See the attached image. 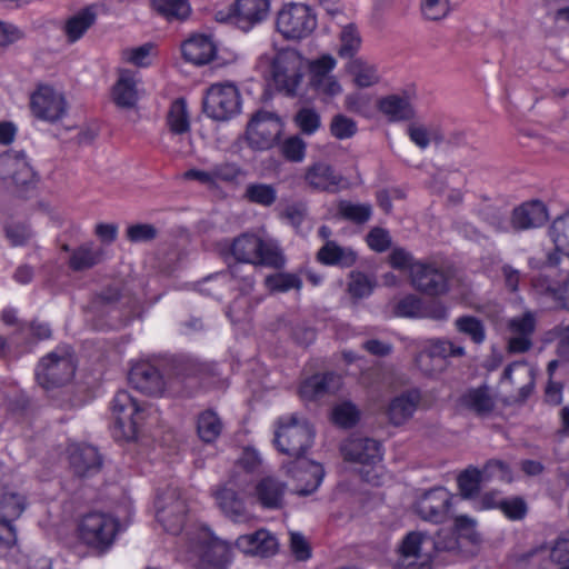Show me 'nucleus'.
I'll return each instance as SVG.
<instances>
[{"instance_id":"1","label":"nucleus","mask_w":569,"mask_h":569,"mask_svg":"<svg viewBox=\"0 0 569 569\" xmlns=\"http://www.w3.org/2000/svg\"><path fill=\"white\" fill-rule=\"evenodd\" d=\"M268 66V73L276 89L288 97H293L303 78L306 60L295 49H284L273 57L263 54L259 66Z\"/></svg>"},{"instance_id":"2","label":"nucleus","mask_w":569,"mask_h":569,"mask_svg":"<svg viewBox=\"0 0 569 569\" xmlns=\"http://www.w3.org/2000/svg\"><path fill=\"white\" fill-rule=\"evenodd\" d=\"M186 547L199 558L197 569H227L231 561L230 546L202 527L187 532Z\"/></svg>"},{"instance_id":"3","label":"nucleus","mask_w":569,"mask_h":569,"mask_svg":"<svg viewBox=\"0 0 569 569\" xmlns=\"http://www.w3.org/2000/svg\"><path fill=\"white\" fill-rule=\"evenodd\" d=\"M277 425L274 433L277 449L295 460L303 458L313 443L312 426L297 413L279 418Z\"/></svg>"},{"instance_id":"4","label":"nucleus","mask_w":569,"mask_h":569,"mask_svg":"<svg viewBox=\"0 0 569 569\" xmlns=\"http://www.w3.org/2000/svg\"><path fill=\"white\" fill-rule=\"evenodd\" d=\"M230 251L237 263L266 266L274 269L284 266V257L279 247L253 233H242L232 241Z\"/></svg>"},{"instance_id":"5","label":"nucleus","mask_w":569,"mask_h":569,"mask_svg":"<svg viewBox=\"0 0 569 569\" xmlns=\"http://www.w3.org/2000/svg\"><path fill=\"white\" fill-rule=\"evenodd\" d=\"M114 419L113 436L117 439L134 440L147 417V408L124 390L118 391L111 401Z\"/></svg>"},{"instance_id":"6","label":"nucleus","mask_w":569,"mask_h":569,"mask_svg":"<svg viewBox=\"0 0 569 569\" xmlns=\"http://www.w3.org/2000/svg\"><path fill=\"white\" fill-rule=\"evenodd\" d=\"M78 537L82 543L99 553L108 551L116 540L119 522L104 512H89L78 523Z\"/></svg>"},{"instance_id":"7","label":"nucleus","mask_w":569,"mask_h":569,"mask_svg":"<svg viewBox=\"0 0 569 569\" xmlns=\"http://www.w3.org/2000/svg\"><path fill=\"white\" fill-rule=\"evenodd\" d=\"M156 517L163 529L178 535L184 528L188 520V502L181 489L169 486L158 493L156 502Z\"/></svg>"},{"instance_id":"8","label":"nucleus","mask_w":569,"mask_h":569,"mask_svg":"<svg viewBox=\"0 0 569 569\" xmlns=\"http://www.w3.org/2000/svg\"><path fill=\"white\" fill-rule=\"evenodd\" d=\"M276 27L284 39L299 41L316 30L317 17L309 6L291 2L279 10Z\"/></svg>"},{"instance_id":"9","label":"nucleus","mask_w":569,"mask_h":569,"mask_svg":"<svg viewBox=\"0 0 569 569\" xmlns=\"http://www.w3.org/2000/svg\"><path fill=\"white\" fill-rule=\"evenodd\" d=\"M76 365L69 349H57L40 359L36 369L38 383L50 389L70 381L74 375Z\"/></svg>"},{"instance_id":"10","label":"nucleus","mask_w":569,"mask_h":569,"mask_svg":"<svg viewBox=\"0 0 569 569\" xmlns=\"http://www.w3.org/2000/svg\"><path fill=\"white\" fill-rule=\"evenodd\" d=\"M241 98L233 83H213L203 99V112L216 121H228L240 113Z\"/></svg>"},{"instance_id":"11","label":"nucleus","mask_w":569,"mask_h":569,"mask_svg":"<svg viewBox=\"0 0 569 569\" xmlns=\"http://www.w3.org/2000/svg\"><path fill=\"white\" fill-rule=\"evenodd\" d=\"M431 550V537L409 532L399 546L396 569H430Z\"/></svg>"},{"instance_id":"12","label":"nucleus","mask_w":569,"mask_h":569,"mask_svg":"<svg viewBox=\"0 0 569 569\" xmlns=\"http://www.w3.org/2000/svg\"><path fill=\"white\" fill-rule=\"evenodd\" d=\"M281 121L272 112H256L247 126V140L250 147L266 150L273 146L281 133Z\"/></svg>"},{"instance_id":"13","label":"nucleus","mask_w":569,"mask_h":569,"mask_svg":"<svg viewBox=\"0 0 569 569\" xmlns=\"http://www.w3.org/2000/svg\"><path fill=\"white\" fill-rule=\"evenodd\" d=\"M451 506L450 492L438 487L425 491L417 498L415 511L425 521L442 523L449 518Z\"/></svg>"},{"instance_id":"14","label":"nucleus","mask_w":569,"mask_h":569,"mask_svg":"<svg viewBox=\"0 0 569 569\" xmlns=\"http://www.w3.org/2000/svg\"><path fill=\"white\" fill-rule=\"evenodd\" d=\"M412 286L429 296H440L449 289L447 270L435 262L418 261L411 267Z\"/></svg>"},{"instance_id":"15","label":"nucleus","mask_w":569,"mask_h":569,"mask_svg":"<svg viewBox=\"0 0 569 569\" xmlns=\"http://www.w3.org/2000/svg\"><path fill=\"white\" fill-rule=\"evenodd\" d=\"M34 117L54 122L66 113V100L61 92L49 86H40L30 99Z\"/></svg>"},{"instance_id":"16","label":"nucleus","mask_w":569,"mask_h":569,"mask_svg":"<svg viewBox=\"0 0 569 569\" xmlns=\"http://www.w3.org/2000/svg\"><path fill=\"white\" fill-rule=\"evenodd\" d=\"M287 473L296 480L297 493L308 496L320 486L325 470L320 463L300 458L287 466Z\"/></svg>"},{"instance_id":"17","label":"nucleus","mask_w":569,"mask_h":569,"mask_svg":"<svg viewBox=\"0 0 569 569\" xmlns=\"http://www.w3.org/2000/svg\"><path fill=\"white\" fill-rule=\"evenodd\" d=\"M0 179L17 188L27 187L34 180V172L22 151L0 156Z\"/></svg>"},{"instance_id":"18","label":"nucleus","mask_w":569,"mask_h":569,"mask_svg":"<svg viewBox=\"0 0 569 569\" xmlns=\"http://www.w3.org/2000/svg\"><path fill=\"white\" fill-rule=\"evenodd\" d=\"M341 453L347 461L376 466L382 460V446L371 438L352 437L341 445Z\"/></svg>"},{"instance_id":"19","label":"nucleus","mask_w":569,"mask_h":569,"mask_svg":"<svg viewBox=\"0 0 569 569\" xmlns=\"http://www.w3.org/2000/svg\"><path fill=\"white\" fill-rule=\"evenodd\" d=\"M269 9V0H236L229 17L241 30L249 31L268 17Z\"/></svg>"},{"instance_id":"20","label":"nucleus","mask_w":569,"mask_h":569,"mask_svg":"<svg viewBox=\"0 0 569 569\" xmlns=\"http://www.w3.org/2000/svg\"><path fill=\"white\" fill-rule=\"evenodd\" d=\"M129 382L134 389L149 396H160L166 388L162 375L150 362L136 363L129 372Z\"/></svg>"},{"instance_id":"21","label":"nucleus","mask_w":569,"mask_h":569,"mask_svg":"<svg viewBox=\"0 0 569 569\" xmlns=\"http://www.w3.org/2000/svg\"><path fill=\"white\" fill-rule=\"evenodd\" d=\"M536 319L533 313L525 312L519 317H513L508 322L510 337L508 339V350L513 353L528 351L532 346L531 337L535 332Z\"/></svg>"},{"instance_id":"22","label":"nucleus","mask_w":569,"mask_h":569,"mask_svg":"<svg viewBox=\"0 0 569 569\" xmlns=\"http://www.w3.org/2000/svg\"><path fill=\"white\" fill-rule=\"evenodd\" d=\"M303 179L310 189L326 192H337L343 182V177L325 161L309 166Z\"/></svg>"},{"instance_id":"23","label":"nucleus","mask_w":569,"mask_h":569,"mask_svg":"<svg viewBox=\"0 0 569 569\" xmlns=\"http://www.w3.org/2000/svg\"><path fill=\"white\" fill-rule=\"evenodd\" d=\"M421 402V393L418 389H410L395 397L387 409L389 421L393 426H401L412 418Z\"/></svg>"},{"instance_id":"24","label":"nucleus","mask_w":569,"mask_h":569,"mask_svg":"<svg viewBox=\"0 0 569 569\" xmlns=\"http://www.w3.org/2000/svg\"><path fill=\"white\" fill-rule=\"evenodd\" d=\"M236 546L247 555L270 557L277 552L278 541L271 532L260 529L253 533L240 536Z\"/></svg>"},{"instance_id":"25","label":"nucleus","mask_w":569,"mask_h":569,"mask_svg":"<svg viewBox=\"0 0 569 569\" xmlns=\"http://www.w3.org/2000/svg\"><path fill=\"white\" fill-rule=\"evenodd\" d=\"M341 387L340 376L328 372L315 375L305 380L299 389L300 396L305 400H317L327 395L337 392Z\"/></svg>"},{"instance_id":"26","label":"nucleus","mask_w":569,"mask_h":569,"mask_svg":"<svg viewBox=\"0 0 569 569\" xmlns=\"http://www.w3.org/2000/svg\"><path fill=\"white\" fill-rule=\"evenodd\" d=\"M502 378L518 389V399L525 401L533 390L536 373L527 362L516 361L503 370Z\"/></svg>"},{"instance_id":"27","label":"nucleus","mask_w":569,"mask_h":569,"mask_svg":"<svg viewBox=\"0 0 569 569\" xmlns=\"http://www.w3.org/2000/svg\"><path fill=\"white\" fill-rule=\"evenodd\" d=\"M548 220L547 208L540 201H531L512 211L511 224L516 230L541 227Z\"/></svg>"},{"instance_id":"28","label":"nucleus","mask_w":569,"mask_h":569,"mask_svg":"<svg viewBox=\"0 0 569 569\" xmlns=\"http://www.w3.org/2000/svg\"><path fill=\"white\" fill-rule=\"evenodd\" d=\"M378 110L391 122L410 120L415 116L408 96L388 94L378 100Z\"/></svg>"},{"instance_id":"29","label":"nucleus","mask_w":569,"mask_h":569,"mask_svg":"<svg viewBox=\"0 0 569 569\" xmlns=\"http://www.w3.org/2000/svg\"><path fill=\"white\" fill-rule=\"evenodd\" d=\"M101 457L98 450L91 446L74 448L70 453V466L79 477H89L99 472Z\"/></svg>"},{"instance_id":"30","label":"nucleus","mask_w":569,"mask_h":569,"mask_svg":"<svg viewBox=\"0 0 569 569\" xmlns=\"http://www.w3.org/2000/svg\"><path fill=\"white\" fill-rule=\"evenodd\" d=\"M183 58L197 66L210 62L216 56V47L207 36H194L181 46Z\"/></svg>"},{"instance_id":"31","label":"nucleus","mask_w":569,"mask_h":569,"mask_svg":"<svg viewBox=\"0 0 569 569\" xmlns=\"http://www.w3.org/2000/svg\"><path fill=\"white\" fill-rule=\"evenodd\" d=\"M286 489L284 482L272 477H266L257 483L254 493L263 508L278 509L283 505Z\"/></svg>"},{"instance_id":"32","label":"nucleus","mask_w":569,"mask_h":569,"mask_svg":"<svg viewBox=\"0 0 569 569\" xmlns=\"http://www.w3.org/2000/svg\"><path fill=\"white\" fill-rule=\"evenodd\" d=\"M317 260L326 266L350 268L357 261V252L350 247L339 246L336 241H327L318 250Z\"/></svg>"},{"instance_id":"33","label":"nucleus","mask_w":569,"mask_h":569,"mask_svg":"<svg viewBox=\"0 0 569 569\" xmlns=\"http://www.w3.org/2000/svg\"><path fill=\"white\" fill-rule=\"evenodd\" d=\"M214 497L219 508L232 521L243 522L248 519L244 503L233 488L226 485L217 490Z\"/></svg>"},{"instance_id":"34","label":"nucleus","mask_w":569,"mask_h":569,"mask_svg":"<svg viewBox=\"0 0 569 569\" xmlns=\"http://www.w3.org/2000/svg\"><path fill=\"white\" fill-rule=\"evenodd\" d=\"M104 257L101 247L93 242H86L72 250L68 264L73 271H83L99 264Z\"/></svg>"},{"instance_id":"35","label":"nucleus","mask_w":569,"mask_h":569,"mask_svg":"<svg viewBox=\"0 0 569 569\" xmlns=\"http://www.w3.org/2000/svg\"><path fill=\"white\" fill-rule=\"evenodd\" d=\"M112 98L117 106L131 108L138 100L137 80L130 70H121L112 89Z\"/></svg>"},{"instance_id":"36","label":"nucleus","mask_w":569,"mask_h":569,"mask_svg":"<svg viewBox=\"0 0 569 569\" xmlns=\"http://www.w3.org/2000/svg\"><path fill=\"white\" fill-rule=\"evenodd\" d=\"M465 356V348L456 346L449 340H433L430 345L420 352V362H426L429 358H436V362H439L443 368L446 366V359L449 357H462Z\"/></svg>"},{"instance_id":"37","label":"nucleus","mask_w":569,"mask_h":569,"mask_svg":"<svg viewBox=\"0 0 569 569\" xmlns=\"http://www.w3.org/2000/svg\"><path fill=\"white\" fill-rule=\"evenodd\" d=\"M97 14L92 7H88L67 20L64 32L69 42L78 41L86 31L94 24Z\"/></svg>"},{"instance_id":"38","label":"nucleus","mask_w":569,"mask_h":569,"mask_svg":"<svg viewBox=\"0 0 569 569\" xmlns=\"http://www.w3.org/2000/svg\"><path fill=\"white\" fill-rule=\"evenodd\" d=\"M407 134L420 149H427L431 142H440L442 133L437 126L415 121L408 124Z\"/></svg>"},{"instance_id":"39","label":"nucleus","mask_w":569,"mask_h":569,"mask_svg":"<svg viewBox=\"0 0 569 569\" xmlns=\"http://www.w3.org/2000/svg\"><path fill=\"white\" fill-rule=\"evenodd\" d=\"M167 127L173 134H183L190 130V117L184 99L174 100L167 113Z\"/></svg>"},{"instance_id":"40","label":"nucleus","mask_w":569,"mask_h":569,"mask_svg":"<svg viewBox=\"0 0 569 569\" xmlns=\"http://www.w3.org/2000/svg\"><path fill=\"white\" fill-rule=\"evenodd\" d=\"M465 407L479 416L489 415L495 408V400L487 387L471 389L462 397Z\"/></svg>"},{"instance_id":"41","label":"nucleus","mask_w":569,"mask_h":569,"mask_svg":"<svg viewBox=\"0 0 569 569\" xmlns=\"http://www.w3.org/2000/svg\"><path fill=\"white\" fill-rule=\"evenodd\" d=\"M347 68L355 83L360 88L371 87L380 80L376 66L361 58L352 59Z\"/></svg>"},{"instance_id":"42","label":"nucleus","mask_w":569,"mask_h":569,"mask_svg":"<svg viewBox=\"0 0 569 569\" xmlns=\"http://www.w3.org/2000/svg\"><path fill=\"white\" fill-rule=\"evenodd\" d=\"M222 430V422L218 415L212 410L201 412L197 421V431L200 439L204 442H213Z\"/></svg>"},{"instance_id":"43","label":"nucleus","mask_w":569,"mask_h":569,"mask_svg":"<svg viewBox=\"0 0 569 569\" xmlns=\"http://www.w3.org/2000/svg\"><path fill=\"white\" fill-rule=\"evenodd\" d=\"M151 7L168 20H183L191 11L187 0H151Z\"/></svg>"},{"instance_id":"44","label":"nucleus","mask_w":569,"mask_h":569,"mask_svg":"<svg viewBox=\"0 0 569 569\" xmlns=\"http://www.w3.org/2000/svg\"><path fill=\"white\" fill-rule=\"evenodd\" d=\"M243 197L251 203L271 207L277 201V189L268 183H249Z\"/></svg>"},{"instance_id":"45","label":"nucleus","mask_w":569,"mask_h":569,"mask_svg":"<svg viewBox=\"0 0 569 569\" xmlns=\"http://www.w3.org/2000/svg\"><path fill=\"white\" fill-rule=\"evenodd\" d=\"M485 480L481 470L469 467L458 477V487L465 498H471L480 490V483Z\"/></svg>"},{"instance_id":"46","label":"nucleus","mask_w":569,"mask_h":569,"mask_svg":"<svg viewBox=\"0 0 569 569\" xmlns=\"http://www.w3.org/2000/svg\"><path fill=\"white\" fill-rule=\"evenodd\" d=\"M338 213L346 220L361 224L370 219L371 206L341 200L338 203Z\"/></svg>"},{"instance_id":"47","label":"nucleus","mask_w":569,"mask_h":569,"mask_svg":"<svg viewBox=\"0 0 569 569\" xmlns=\"http://www.w3.org/2000/svg\"><path fill=\"white\" fill-rule=\"evenodd\" d=\"M550 237L557 251L562 252L569 258V213L552 222Z\"/></svg>"},{"instance_id":"48","label":"nucleus","mask_w":569,"mask_h":569,"mask_svg":"<svg viewBox=\"0 0 569 569\" xmlns=\"http://www.w3.org/2000/svg\"><path fill=\"white\" fill-rule=\"evenodd\" d=\"M459 332L468 336L475 343H482L486 339V330L481 320L472 316L459 317L456 322Z\"/></svg>"},{"instance_id":"49","label":"nucleus","mask_w":569,"mask_h":569,"mask_svg":"<svg viewBox=\"0 0 569 569\" xmlns=\"http://www.w3.org/2000/svg\"><path fill=\"white\" fill-rule=\"evenodd\" d=\"M283 218L301 234H307L311 224L308 220L307 207L303 203H293L283 210Z\"/></svg>"},{"instance_id":"50","label":"nucleus","mask_w":569,"mask_h":569,"mask_svg":"<svg viewBox=\"0 0 569 569\" xmlns=\"http://www.w3.org/2000/svg\"><path fill=\"white\" fill-rule=\"evenodd\" d=\"M361 46L359 32L352 24L346 26L340 33L338 54L341 58H352Z\"/></svg>"},{"instance_id":"51","label":"nucleus","mask_w":569,"mask_h":569,"mask_svg":"<svg viewBox=\"0 0 569 569\" xmlns=\"http://www.w3.org/2000/svg\"><path fill=\"white\" fill-rule=\"evenodd\" d=\"M270 291L286 292L291 289L300 290L301 279L295 273H276L268 276L264 280Z\"/></svg>"},{"instance_id":"52","label":"nucleus","mask_w":569,"mask_h":569,"mask_svg":"<svg viewBox=\"0 0 569 569\" xmlns=\"http://www.w3.org/2000/svg\"><path fill=\"white\" fill-rule=\"evenodd\" d=\"M359 419V411L356 406L349 401L341 402L332 409V420L342 428L353 427Z\"/></svg>"},{"instance_id":"53","label":"nucleus","mask_w":569,"mask_h":569,"mask_svg":"<svg viewBox=\"0 0 569 569\" xmlns=\"http://www.w3.org/2000/svg\"><path fill=\"white\" fill-rule=\"evenodd\" d=\"M295 122L306 134L316 132L321 123L319 113L312 108H302L295 116Z\"/></svg>"},{"instance_id":"54","label":"nucleus","mask_w":569,"mask_h":569,"mask_svg":"<svg viewBox=\"0 0 569 569\" xmlns=\"http://www.w3.org/2000/svg\"><path fill=\"white\" fill-rule=\"evenodd\" d=\"M0 510L3 517L18 518L24 510L23 497L14 492H4L0 498Z\"/></svg>"},{"instance_id":"55","label":"nucleus","mask_w":569,"mask_h":569,"mask_svg":"<svg viewBox=\"0 0 569 569\" xmlns=\"http://www.w3.org/2000/svg\"><path fill=\"white\" fill-rule=\"evenodd\" d=\"M283 157L291 162H301L306 156V142L298 136L286 139L281 144Z\"/></svg>"},{"instance_id":"56","label":"nucleus","mask_w":569,"mask_h":569,"mask_svg":"<svg viewBox=\"0 0 569 569\" xmlns=\"http://www.w3.org/2000/svg\"><path fill=\"white\" fill-rule=\"evenodd\" d=\"M330 131L337 139H348L357 132V124L352 119L343 114H337L332 118Z\"/></svg>"},{"instance_id":"57","label":"nucleus","mask_w":569,"mask_h":569,"mask_svg":"<svg viewBox=\"0 0 569 569\" xmlns=\"http://www.w3.org/2000/svg\"><path fill=\"white\" fill-rule=\"evenodd\" d=\"M254 268H256V266H252V264L247 266L246 263H237V262L230 267L231 276L236 280L240 281L239 289L244 293H248L253 288Z\"/></svg>"},{"instance_id":"58","label":"nucleus","mask_w":569,"mask_h":569,"mask_svg":"<svg viewBox=\"0 0 569 569\" xmlns=\"http://www.w3.org/2000/svg\"><path fill=\"white\" fill-rule=\"evenodd\" d=\"M337 64L336 59L330 54H323L318 59L309 62V70L311 74V82L317 79L331 76V71Z\"/></svg>"},{"instance_id":"59","label":"nucleus","mask_w":569,"mask_h":569,"mask_svg":"<svg viewBox=\"0 0 569 569\" xmlns=\"http://www.w3.org/2000/svg\"><path fill=\"white\" fill-rule=\"evenodd\" d=\"M481 471L483 473L485 480L492 478H497L506 482H510L512 480V473L509 465L501 460H489Z\"/></svg>"},{"instance_id":"60","label":"nucleus","mask_w":569,"mask_h":569,"mask_svg":"<svg viewBox=\"0 0 569 569\" xmlns=\"http://www.w3.org/2000/svg\"><path fill=\"white\" fill-rule=\"evenodd\" d=\"M211 169L214 186H217L218 182H234L238 177L242 174L240 167L232 162L218 163Z\"/></svg>"},{"instance_id":"61","label":"nucleus","mask_w":569,"mask_h":569,"mask_svg":"<svg viewBox=\"0 0 569 569\" xmlns=\"http://www.w3.org/2000/svg\"><path fill=\"white\" fill-rule=\"evenodd\" d=\"M422 306L423 305L418 297L408 295L398 301L395 312L400 317L420 318Z\"/></svg>"},{"instance_id":"62","label":"nucleus","mask_w":569,"mask_h":569,"mask_svg":"<svg viewBox=\"0 0 569 569\" xmlns=\"http://www.w3.org/2000/svg\"><path fill=\"white\" fill-rule=\"evenodd\" d=\"M158 234V230L150 223H137L129 226L126 236L131 242H147L153 240Z\"/></svg>"},{"instance_id":"63","label":"nucleus","mask_w":569,"mask_h":569,"mask_svg":"<svg viewBox=\"0 0 569 569\" xmlns=\"http://www.w3.org/2000/svg\"><path fill=\"white\" fill-rule=\"evenodd\" d=\"M153 50L152 43H144L137 48H129L122 51V58L134 66L146 67L149 64V57Z\"/></svg>"},{"instance_id":"64","label":"nucleus","mask_w":569,"mask_h":569,"mask_svg":"<svg viewBox=\"0 0 569 569\" xmlns=\"http://www.w3.org/2000/svg\"><path fill=\"white\" fill-rule=\"evenodd\" d=\"M527 503L521 497L505 498L501 511L510 520H520L527 513Z\"/></svg>"}]
</instances>
